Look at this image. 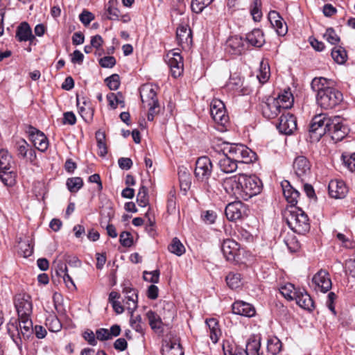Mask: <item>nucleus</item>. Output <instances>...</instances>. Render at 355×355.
I'll list each match as a JSON object with an SVG mask.
<instances>
[{
    "label": "nucleus",
    "mask_w": 355,
    "mask_h": 355,
    "mask_svg": "<svg viewBox=\"0 0 355 355\" xmlns=\"http://www.w3.org/2000/svg\"><path fill=\"white\" fill-rule=\"evenodd\" d=\"M244 177H245V174L239 173L238 175L223 179L222 184L226 193H228L230 196L234 197L236 199H238L237 194L236 193V189L239 191L242 190V191H245V184H236V185H234L233 182H236L237 183L239 178L241 179V178Z\"/></svg>",
    "instance_id": "2eb2a0df"
},
{
    "label": "nucleus",
    "mask_w": 355,
    "mask_h": 355,
    "mask_svg": "<svg viewBox=\"0 0 355 355\" xmlns=\"http://www.w3.org/2000/svg\"><path fill=\"white\" fill-rule=\"evenodd\" d=\"M223 350L225 355H248L243 349L238 347L234 349L228 342L223 343Z\"/></svg>",
    "instance_id": "6e6d98bb"
},
{
    "label": "nucleus",
    "mask_w": 355,
    "mask_h": 355,
    "mask_svg": "<svg viewBox=\"0 0 355 355\" xmlns=\"http://www.w3.org/2000/svg\"><path fill=\"white\" fill-rule=\"evenodd\" d=\"M168 250L177 256H181L185 252V248L181 241L176 237L173 238L171 244L168 246Z\"/></svg>",
    "instance_id": "a18cd8bd"
},
{
    "label": "nucleus",
    "mask_w": 355,
    "mask_h": 355,
    "mask_svg": "<svg viewBox=\"0 0 355 355\" xmlns=\"http://www.w3.org/2000/svg\"><path fill=\"white\" fill-rule=\"evenodd\" d=\"M343 94L334 87L327 89L324 92H321L319 96H316L318 105L324 110L335 107L343 101Z\"/></svg>",
    "instance_id": "423d86ee"
},
{
    "label": "nucleus",
    "mask_w": 355,
    "mask_h": 355,
    "mask_svg": "<svg viewBox=\"0 0 355 355\" xmlns=\"http://www.w3.org/2000/svg\"><path fill=\"white\" fill-rule=\"evenodd\" d=\"M311 87L314 92H317L316 96H319L321 92H324L327 89L333 87V82L323 77H316L312 80Z\"/></svg>",
    "instance_id": "7c9ffc66"
},
{
    "label": "nucleus",
    "mask_w": 355,
    "mask_h": 355,
    "mask_svg": "<svg viewBox=\"0 0 355 355\" xmlns=\"http://www.w3.org/2000/svg\"><path fill=\"white\" fill-rule=\"evenodd\" d=\"M225 51L231 55H241L245 51L243 38L238 35L230 37L225 42Z\"/></svg>",
    "instance_id": "a211bd4d"
},
{
    "label": "nucleus",
    "mask_w": 355,
    "mask_h": 355,
    "mask_svg": "<svg viewBox=\"0 0 355 355\" xmlns=\"http://www.w3.org/2000/svg\"><path fill=\"white\" fill-rule=\"evenodd\" d=\"M210 114L214 122L225 126L229 121L224 103L218 98H214L210 103Z\"/></svg>",
    "instance_id": "6e6552de"
},
{
    "label": "nucleus",
    "mask_w": 355,
    "mask_h": 355,
    "mask_svg": "<svg viewBox=\"0 0 355 355\" xmlns=\"http://www.w3.org/2000/svg\"><path fill=\"white\" fill-rule=\"evenodd\" d=\"M282 347V343L277 337L274 336L268 340L267 350L271 354H278L281 352Z\"/></svg>",
    "instance_id": "58836bf2"
},
{
    "label": "nucleus",
    "mask_w": 355,
    "mask_h": 355,
    "mask_svg": "<svg viewBox=\"0 0 355 355\" xmlns=\"http://www.w3.org/2000/svg\"><path fill=\"white\" fill-rule=\"evenodd\" d=\"M159 270H155L151 272L144 271L143 278L146 282L156 284L159 282Z\"/></svg>",
    "instance_id": "bf43d9fd"
},
{
    "label": "nucleus",
    "mask_w": 355,
    "mask_h": 355,
    "mask_svg": "<svg viewBox=\"0 0 355 355\" xmlns=\"http://www.w3.org/2000/svg\"><path fill=\"white\" fill-rule=\"evenodd\" d=\"M268 20L279 35L284 36L286 34L288 31L286 24L284 21L279 12L275 10L270 11Z\"/></svg>",
    "instance_id": "4be33fe9"
},
{
    "label": "nucleus",
    "mask_w": 355,
    "mask_h": 355,
    "mask_svg": "<svg viewBox=\"0 0 355 355\" xmlns=\"http://www.w3.org/2000/svg\"><path fill=\"white\" fill-rule=\"evenodd\" d=\"M241 178V179L239 178L237 184H245V191L236 189V193L237 194L238 199L248 200L252 197L260 193L262 189V182L257 176H248L245 175V177ZM233 182L234 184L236 185V182Z\"/></svg>",
    "instance_id": "20e7f679"
},
{
    "label": "nucleus",
    "mask_w": 355,
    "mask_h": 355,
    "mask_svg": "<svg viewBox=\"0 0 355 355\" xmlns=\"http://www.w3.org/2000/svg\"><path fill=\"white\" fill-rule=\"evenodd\" d=\"M274 99L278 101V103L282 105L284 111L291 108L294 102L293 96L290 89L284 90L282 94H279L277 98H274Z\"/></svg>",
    "instance_id": "c9c22d12"
},
{
    "label": "nucleus",
    "mask_w": 355,
    "mask_h": 355,
    "mask_svg": "<svg viewBox=\"0 0 355 355\" xmlns=\"http://www.w3.org/2000/svg\"><path fill=\"white\" fill-rule=\"evenodd\" d=\"M106 85L111 90H116L120 86V78L116 73L112 74L105 79Z\"/></svg>",
    "instance_id": "4d7b16f0"
},
{
    "label": "nucleus",
    "mask_w": 355,
    "mask_h": 355,
    "mask_svg": "<svg viewBox=\"0 0 355 355\" xmlns=\"http://www.w3.org/2000/svg\"><path fill=\"white\" fill-rule=\"evenodd\" d=\"M137 202L140 207H145L149 203L148 190L144 185H141L137 196Z\"/></svg>",
    "instance_id": "a19ab883"
},
{
    "label": "nucleus",
    "mask_w": 355,
    "mask_h": 355,
    "mask_svg": "<svg viewBox=\"0 0 355 355\" xmlns=\"http://www.w3.org/2000/svg\"><path fill=\"white\" fill-rule=\"evenodd\" d=\"M94 19V15L89 11L84 10L79 15L80 21L87 26Z\"/></svg>",
    "instance_id": "0e129e2a"
},
{
    "label": "nucleus",
    "mask_w": 355,
    "mask_h": 355,
    "mask_svg": "<svg viewBox=\"0 0 355 355\" xmlns=\"http://www.w3.org/2000/svg\"><path fill=\"white\" fill-rule=\"evenodd\" d=\"M120 243L123 247H130L133 243L132 234L128 232H123L120 234Z\"/></svg>",
    "instance_id": "680f3d73"
},
{
    "label": "nucleus",
    "mask_w": 355,
    "mask_h": 355,
    "mask_svg": "<svg viewBox=\"0 0 355 355\" xmlns=\"http://www.w3.org/2000/svg\"><path fill=\"white\" fill-rule=\"evenodd\" d=\"M178 175H179V180H180V187H183V182H187L186 187L184 188V190L186 191L190 186L191 181H190V174L188 171H187L186 168L180 169L178 171Z\"/></svg>",
    "instance_id": "052dcab7"
},
{
    "label": "nucleus",
    "mask_w": 355,
    "mask_h": 355,
    "mask_svg": "<svg viewBox=\"0 0 355 355\" xmlns=\"http://www.w3.org/2000/svg\"><path fill=\"white\" fill-rule=\"evenodd\" d=\"M239 245L232 239L224 240L221 245V251L227 261H234L238 255Z\"/></svg>",
    "instance_id": "412c9836"
},
{
    "label": "nucleus",
    "mask_w": 355,
    "mask_h": 355,
    "mask_svg": "<svg viewBox=\"0 0 355 355\" xmlns=\"http://www.w3.org/2000/svg\"><path fill=\"white\" fill-rule=\"evenodd\" d=\"M277 128L282 134L291 135L297 129L295 116L287 110H284Z\"/></svg>",
    "instance_id": "9b49d317"
},
{
    "label": "nucleus",
    "mask_w": 355,
    "mask_h": 355,
    "mask_svg": "<svg viewBox=\"0 0 355 355\" xmlns=\"http://www.w3.org/2000/svg\"><path fill=\"white\" fill-rule=\"evenodd\" d=\"M19 157L27 159L31 164H35L37 159L36 153L26 140L21 139L16 141L15 146Z\"/></svg>",
    "instance_id": "4468645a"
},
{
    "label": "nucleus",
    "mask_w": 355,
    "mask_h": 355,
    "mask_svg": "<svg viewBox=\"0 0 355 355\" xmlns=\"http://www.w3.org/2000/svg\"><path fill=\"white\" fill-rule=\"evenodd\" d=\"M241 274L230 272L226 277V282L230 288L236 289L241 285Z\"/></svg>",
    "instance_id": "de8ad7c7"
},
{
    "label": "nucleus",
    "mask_w": 355,
    "mask_h": 355,
    "mask_svg": "<svg viewBox=\"0 0 355 355\" xmlns=\"http://www.w3.org/2000/svg\"><path fill=\"white\" fill-rule=\"evenodd\" d=\"M331 57L336 63L343 64L347 61V51L342 46H335L331 50Z\"/></svg>",
    "instance_id": "e433bc0d"
},
{
    "label": "nucleus",
    "mask_w": 355,
    "mask_h": 355,
    "mask_svg": "<svg viewBox=\"0 0 355 355\" xmlns=\"http://www.w3.org/2000/svg\"><path fill=\"white\" fill-rule=\"evenodd\" d=\"M16 173L12 168L0 171V180L6 186H12L15 183Z\"/></svg>",
    "instance_id": "ea45409f"
},
{
    "label": "nucleus",
    "mask_w": 355,
    "mask_h": 355,
    "mask_svg": "<svg viewBox=\"0 0 355 355\" xmlns=\"http://www.w3.org/2000/svg\"><path fill=\"white\" fill-rule=\"evenodd\" d=\"M165 61L170 68L171 76L173 77L176 78L183 73V58L179 53H168L166 55Z\"/></svg>",
    "instance_id": "9d476101"
},
{
    "label": "nucleus",
    "mask_w": 355,
    "mask_h": 355,
    "mask_svg": "<svg viewBox=\"0 0 355 355\" xmlns=\"http://www.w3.org/2000/svg\"><path fill=\"white\" fill-rule=\"evenodd\" d=\"M99 64L103 68H112L116 64L114 56H105L99 60Z\"/></svg>",
    "instance_id": "e2e57ef3"
},
{
    "label": "nucleus",
    "mask_w": 355,
    "mask_h": 355,
    "mask_svg": "<svg viewBox=\"0 0 355 355\" xmlns=\"http://www.w3.org/2000/svg\"><path fill=\"white\" fill-rule=\"evenodd\" d=\"M77 105L79 110V114L82 118L86 121L89 122L92 120L94 116V110L89 105L83 107L80 105L78 99L77 100Z\"/></svg>",
    "instance_id": "603ef678"
},
{
    "label": "nucleus",
    "mask_w": 355,
    "mask_h": 355,
    "mask_svg": "<svg viewBox=\"0 0 355 355\" xmlns=\"http://www.w3.org/2000/svg\"><path fill=\"white\" fill-rule=\"evenodd\" d=\"M76 122V117L73 112H67L63 114L62 123L63 124L74 125Z\"/></svg>",
    "instance_id": "774afa93"
},
{
    "label": "nucleus",
    "mask_w": 355,
    "mask_h": 355,
    "mask_svg": "<svg viewBox=\"0 0 355 355\" xmlns=\"http://www.w3.org/2000/svg\"><path fill=\"white\" fill-rule=\"evenodd\" d=\"M159 315L165 322L173 320L175 315V307L173 302L162 301L159 302Z\"/></svg>",
    "instance_id": "cd10ccee"
},
{
    "label": "nucleus",
    "mask_w": 355,
    "mask_h": 355,
    "mask_svg": "<svg viewBox=\"0 0 355 355\" xmlns=\"http://www.w3.org/2000/svg\"><path fill=\"white\" fill-rule=\"evenodd\" d=\"M209 329V337L214 343H216L221 336L218 322L216 318H211L205 321Z\"/></svg>",
    "instance_id": "f704fd0d"
},
{
    "label": "nucleus",
    "mask_w": 355,
    "mask_h": 355,
    "mask_svg": "<svg viewBox=\"0 0 355 355\" xmlns=\"http://www.w3.org/2000/svg\"><path fill=\"white\" fill-rule=\"evenodd\" d=\"M293 169L296 175L303 182L309 178L311 175V164L304 156L297 157L293 162Z\"/></svg>",
    "instance_id": "f8f14e48"
},
{
    "label": "nucleus",
    "mask_w": 355,
    "mask_h": 355,
    "mask_svg": "<svg viewBox=\"0 0 355 355\" xmlns=\"http://www.w3.org/2000/svg\"><path fill=\"white\" fill-rule=\"evenodd\" d=\"M213 171V165L207 156L199 157L196 162L194 175L198 181L207 182Z\"/></svg>",
    "instance_id": "0eeeda50"
},
{
    "label": "nucleus",
    "mask_w": 355,
    "mask_h": 355,
    "mask_svg": "<svg viewBox=\"0 0 355 355\" xmlns=\"http://www.w3.org/2000/svg\"><path fill=\"white\" fill-rule=\"evenodd\" d=\"M220 154L221 157L219 158L217 163L220 171L224 173L235 172L238 168V163L225 153Z\"/></svg>",
    "instance_id": "393cba45"
},
{
    "label": "nucleus",
    "mask_w": 355,
    "mask_h": 355,
    "mask_svg": "<svg viewBox=\"0 0 355 355\" xmlns=\"http://www.w3.org/2000/svg\"><path fill=\"white\" fill-rule=\"evenodd\" d=\"M294 300H295L297 305L304 309L312 311L314 308V302L312 298L304 289H298Z\"/></svg>",
    "instance_id": "c85d7f7f"
},
{
    "label": "nucleus",
    "mask_w": 355,
    "mask_h": 355,
    "mask_svg": "<svg viewBox=\"0 0 355 355\" xmlns=\"http://www.w3.org/2000/svg\"><path fill=\"white\" fill-rule=\"evenodd\" d=\"M116 1L110 0L108 1L106 12L108 14L107 18L110 20H119V10L115 6Z\"/></svg>",
    "instance_id": "8fccbe9b"
},
{
    "label": "nucleus",
    "mask_w": 355,
    "mask_h": 355,
    "mask_svg": "<svg viewBox=\"0 0 355 355\" xmlns=\"http://www.w3.org/2000/svg\"><path fill=\"white\" fill-rule=\"evenodd\" d=\"M245 211V206L241 201L229 203L225 210L227 218L231 221L241 219Z\"/></svg>",
    "instance_id": "aec40b11"
},
{
    "label": "nucleus",
    "mask_w": 355,
    "mask_h": 355,
    "mask_svg": "<svg viewBox=\"0 0 355 355\" xmlns=\"http://www.w3.org/2000/svg\"><path fill=\"white\" fill-rule=\"evenodd\" d=\"M66 184L70 192L76 193L83 186V181L80 177H74L68 178Z\"/></svg>",
    "instance_id": "49530a36"
},
{
    "label": "nucleus",
    "mask_w": 355,
    "mask_h": 355,
    "mask_svg": "<svg viewBox=\"0 0 355 355\" xmlns=\"http://www.w3.org/2000/svg\"><path fill=\"white\" fill-rule=\"evenodd\" d=\"M176 39L178 45L182 48H189L193 43L192 31L187 24H180L176 31Z\"/></svg>",
    "instance_id": "f3484780"
},
{
    "label": "nucleus",
    "mask_w": 355,
    "mask_h": 355,
    "mask_svg": "<svg viewBox=\"0 0 355 355\" xmlns=\"http://www.w3.org/2000/svg\"><path fill=\"white\" fill-rule=\"evenodd\" d=\"M270 67L268 63H264L263 61H261L260 63V69L257 76L259 82L261 83H264L268 81L270 78Z\"/></svg>",
    "instance_id": "09e8293b"
},
{
    "label": "nucleus",
    "mask_w": 355,
    "mask_h": 355,
    "mask_svg": "<svg viewBox=\"0 0 355 355\" xmlns=\"http://www.w3.org/2000/svg\"><path fill=\"white\" fill-rule=\"evenodd\" d=\"M281 184L283 194L288 202L292 205H295L300 196V192L293 188L288 180H284Z\"/></svg>",
    "instance_id": "bb28decb"
},
{
    "label": "nucleus",
    "mask_w": 355,
    "mask_h": 355,
    "mask_svg": "<svg viewBox=\"0 0 355 355\" xmlns=\"http://www.w3.org/2000/svg\"><path fill=\"white\" fill-rule=\"evenodd\" d=\"M232 313L245 317L251 318L255 315L254 307L249 303L243 301H236L232 306Z\"/></svg>",
    "instance_id": "5701e85b"
},
{
    "label": "nucleus",
    "mask_w": 355,
    "mask_h": 355,
    "mask_svg": "<svg viewBox=\"0 0 355 355\" xmlns=\"http://www.w3.org/2000/svg\"><path fill=\"white\" fill-rule=\"evenodd\" d=\"M16 38L19 42H33L35 37L32 33V30L29 24L24 21L17 27Z\"/></svg>",
    "instance_id": "c756f323"
},
{
    "label": "nucleus",
    "mask_w": 355,
    "mask_h": 355,
    "mask_svg": "<svg viewBox=\"0 0 355 355\" xmlns=\"http://www.w3.org/2000/svg\"><path fill=\"white\" fill-rule=\"evenodd\" d=\"M18 319H12L7 324V331L18 348L21 349L22 338L28 339L33 334L31 315L33 311L31 297L26 293L15 295L14 300Z\"/></svg>",
    "instance_id": "f257e3e1"
},
{
    "label": "nucleus",
    "mask_w": 355,
    "mask_h": 355,
    "mask_svg": "<svg viewBox=\"0 0 355 355\" xmlns=\"http://www.w3.org/2000/svg\"><path fill=\"white\" fill-rule=\"evenodd\" d=\"M146 317L148 320V323L150 328L154 332L161 334L164 332V324L166 323L163 322V318L160 315L153 311H148L146 313Z\"/></svg>",
    "instance_id": "a878e982"
},
{
    "label": "nucleus",
    "mask_w": 355,
    "mask_h": 355,
    "mask_svg": "<svg viewBox=\"0 0 355 355\" xmlns=\"http://www.w3.org/2000/svg\"><path fill=\"white\" fill-rule=\"evenodd\" d=\"M167 347H168V350L166 355H184L179 339L170 341Z\"/></svg>",
    "instance_id": "3c124183"
},
{
    "label": "nucleus",
    "mask_w": 355,
    "mask_h": 355,
    "mask_svg": "<svg viewBox=\"0 0 355 355\" xmlns=\"http://www.w3.org/2000/svg\"><path fill=\"white\" fill-rule=\"evenodd\" d=\"M107 99L110 106L112 109H116L119 104L121 105L122 107H124L125 106V102L123 100V96L121 92H118L116 94L114 93H110L107 95Z\"/></svg>",
    "instance_id": "c03bdc74"
},
{
    "label": "nucleus",
    "mask_w": 355,
    "mask_h": 355,
    "mask_svg": "<svg viewBox=\"0 0 355 355\" xmlns=\"http://www.w3.org/2000/svg\"><path fill=\"white\" fill-rule=\"evenodd\" d=\"M96 139L97 142V146L98 148V155L101 157H104L107 153V147L105 141V133L100 130H98L96 132Z\"/></svg>",
    "instance_id": "37998d69"
},
{
    "label": "nucleus",
    "mask_w": 355,
    "mask_h": 355,
    "mask_svg": "<svg viewBox=\"0 0 355 355\" xmlns=\"http://www.w3.org/2000/svg\"><path fill=\"white\" fill-rule=\"evenodd\" d=\"M324 37L331 44H337L340 42V37L332 28H328L324 34Z\"/></svg>",
    "instance_id": "13d9d810"
},
{
    "label": "nucleus",
    "mask_w": 355,
    "mask_h": 355,
    "mask_svg": "<svg viewBox=\"0 0 355 355\" xmlns=\"http://www.w3.org/2000/svg\"><path fill=\"white\" fill-rule=\"evenodd\" d=\"M286 220L288 227L295 233L304 234L310 230L308 216L302 209L290 211Z\"/></svg>",
    "instance_id": "39448f33"
},
{
    "label": "nucleus",
    "mask_w": 355,
    "mask_h": 355,
    "mask_svg": "<svg viewBox=\"0 0 355 355\" xmlns=\"http://www.w3.org/2000/svg\"><path fill=\"white\" fill-rule=\"evenodd\" d=\"M214 0H192L191 8L193 12L200 13L204 8L208 6Z\"/></svg>",
    "instance_id": "5fc2aeb1"
},
{
    "label": "nucleus",
    "mask_w": 355,
    "mask_h": 355,
    "mask_svg": "<svg viewBox=\"0 0 355 355\" xmlns=\"http://www.w3.org/2000/svg\"><path fill=\"white\" fill-rule=\"evenodd\" d=\"M329 193L334 198H343L347 193V187L343 180H331L329 184Z\"/></svg>",
    "instance_id": "b1692460"
},
{
    "label": "nucleus",
    "mask_w": 355,
    "mask_h": 355,
    "mask_svg": "<svg viewBox=\"0 0 355 355\" xmlns=\"http://www.w3.org/2000/svg\"><path fill=\"white\" fill-rule=\"evenodd\" d=\"M279 291L282 295L290 301L294 300V298L298 292V290H297L292 284H286L284 286H281Z\"/></svg>",
    "instance_id": "79ce46f5"
},
{
    "label": "nucleus",
    "mask_w": 355,
    "mask_h": 355,
    "mask_svg": "<svg viewBox=\"0 0 355 355\" xmlns=\"http://www.w3.org/2000/svg\"><path fill=\"white\" fill-rule=\"evenodd\" d=\"M27 133L34 146L38 150L45 152L48 149L49 139L42 132L30 125L28 128Z\"/></svg>",
    "instance_id": "ddd939ff"
},
{
    "label": "nucleus",
    "mask_w": 355,
    "mask_h": 355,
    "mask_svg": "<svg viewBox=\"0 0 355 355\" xmlns=\"http://www.w3.org/2000/svg\"><path fill=\"white\" fill-rule=\"evenodd\" d=\"M246 40L253 46L261 47L265 43L263 33L261 29L255 28L246 35Z\"/></svg>",
    "instance_id": "2f4dec72"
},
{
    "label": "nucleus",
    "mask_w": 355,
    "mask_h": 355,
    "mask_svg": "<svg viewBox=\"0 0 355 355\" xmlns=\"http://www.w3.org/2000/svg\"><path fill=\"white\" fill-rule=\"evenodd\" d=\"M261 349V337L259 336H252L247 342L246 348L244 352L248 355H259Z\"/></svg>",
    "instance_id": "72a5a7b5"
},
{
    "label": "nucleus",
    "mask_w": 355,
    "mask_h": 355,
    "mask_svg": "<svg viewBox=\"0 0 355 355\" xmlns=\"http://www.w3.org/2000/svg\"><path fill=\"white\" fill-rule=\"evenodd\" d=\"M312 282L323 293L329 291L332 286L329 272L322 269L313 276Z\"/></svg>",
    "instance_id": "6ab92c4d"
},
{
    "label": "nucleus",
    "mask_w": 355,
    "mask_h": 355,
    "mask_svg": "<svg viewBox=\"0 0 355 355\" xmlns=\"http://www.w3.org/2000/svg\"><path fill=\"white\" fill-rule=\"evenodd\" d=\"M263 116L267 119H274L279 114L284 112L282 105L278 103L277 100L274 98H268L266 102L261 105Z\"/></svg>",
    "instance_id": "dca6fc26"
},
{
    "label": "nucleus",
    "mask_w": 355,
    "mask_h": 355,
    "mask_svg": "<svg viewBox=\"0 0 355 355\" xmlns=\"http://www.w3.org/2000/svg\"><path fill=\"white\" fill-rule=\"evenodd\" d=\"M19 248L24 257H28L33 252V246L28 239L20 240L19 241Z\"/></svg>",
    "instance_id": "864d4df0"
},
{
    "label": "nucleus",
    "mask_w": 355,
    "mask_h": 355,
    "mask_svg": "<svg viewBox=\"0 0 355 355\" xmlns=\"http://www.w3.org/2000/svg\"><path fill=\"white\" fill-rule=\"evenodd\" d=\"M336 237L341 242L343 247L346 248H352L353 247V243L349 239L346 237L345 234L338 232L336 234Z\"/></svg>",
    "instance_id": "69168bd1"
},
{
    "label": "nucleus",
    "mask_w": 355,
    "mask_h": 355,
    "mask_svg": "<svg viewBox=\"0 0 355 355\" xmlns=\"http://www.w3.org/2000/svg\"><path fill=\"white\" fill-rule=\"evenodd\" d=\"M141 98L143 103L148 102V104L158 105V99L155 89L152 86L144 85L141 92Z\"/></svg>",
    "instance_id": "473e14b6"
},
{
    "label": "nucleus",
    "mask_w": 355,
    "mask_h": 355,
    "mask_svg": "<svg viewBox=\"0 0 355 355\" xmlns=\"http://www.w3.org/2000/svg\"><path fill=\"white\" fill-rule=\"evenodd\" d=\"M211 148L220 155V153H225L238 164L251 163L257 159V155L254 152L241 144L223 142L221 144H214Z\"/></svg>",
    "instance_id": "7ed1b4c3"
},
{
    "label": "nucleus",
    "mask_w": 355,
    "mask_h": 355,
    "mask_svg": "<svg viewBox=\"0 0 355 355\" xmlns=\"http://www.w3.org/2000/svg\"><path fill=\"white\" fill-rule=\"evenodd\" d=\"M121 287L122 293L125 295V302L128 305L127 309L132 313L137 308V291L128 279L123 281Z\"/></svg>",
    "instance_id": "1a4fd4ad"
},
{
    "label": "nucleus",
    "mask_w": 355,
    "mask_h": 355,
    "mask_svg": "<svg viewBox=\"0 0 355 355\" xmlns=\"http://www.w3.org/2000/svg\"><path fill=\"white\" fill-rule=\"evenodd\" d=\"M47 324L49 326V330L53 332L59 331L61 329V324L56 317L47 320Z\"/></svg>",
    "instance_id": "338daca9"
},
{
    "label": "nucleus",
    "mask_w": 355,
    "mask_h": 355,
    "mask_svg": "<svg viewBox=\"0 0 355 355\" xmlns=\"http://www.w3.org/2000/svg\"><path fill=\"white\" fill-rule=\"evenodd\" d=\"M12 157L7 150H0V171L12 168Z\"/></svg>",
    "instance_id": "4c0bfd02"
},
{
    "label": "nucleus",
    "mask_w": 355,
    "mask_h": 355,
    "mask_svg": "<svg viewBox=\"0 0 355 355\" xmlns=\"http://www.w3.org/2000/svg\"><path fill=\"white\" fill-rule=\"evenodd\" d=\"M348 130V128L340 122L339 116L331 119L326 114H320L311 120L309 129L310 141L317 142L327 132H329L332 139L337 142L345 137Z\"/></svg>",
    "instance_id": "f03ea898"
}]
</instances>
